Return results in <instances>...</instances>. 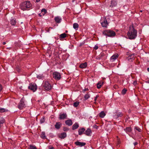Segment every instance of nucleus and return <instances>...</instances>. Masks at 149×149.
I'll return each mask as SVG.
<instances>
[{
    "label": "nucleus",
    "mask_w": 149,
    "mask_h": 149,
    "mask_svg": "<svg viewBox=\"0 0 149 149\" xmlns=\"http://www.w3.org/2000/svg\"><path fill=\"white\" fill-rule=\"evenodd\" d=\"M137 30L134 29L133 25L130 26L127 33L128 38L130 40L134 39L137 36Z\"/></svg>",
    "instance_id": "nucleus-1"
},
{
    "label": "nucleus",
    "mask_w": 149,
    "mask_h": 149,
    "mask_svg": "<svg viewBox=\"0 0 149 149\" xmlns=\"http://www.w3.org/2000/svg\"><path fill=\"white\" fill-rule=\"evenodd\" d=\"M21 9L23 10H26L27 8H31L32 5L29 1H25L21 3L20 5Z\"/></svg>",
    "instance_id": "nucleus-2"
},
{
    "label": "nucleus",
    "mask_w": 149,
    "mask_h": 149,
    "mask_svg": "<svg viewBox=\"0 0 149 149\" xmlns=\"http://www.w3.org/2000/svg\"><path fill=\"white\" fill-rule=\"evenodd\" d=\"M100 23L102 27H106L108 25V23L105 17H102L100 20Z\"/></svg>",
    "instance_id": "nucleus-3"
},
{
    "label": "nucleus",
    "mask_w": 149,
    "mask_h": 149,
    "mask_svg": "<svg viewBox=\"0 0 149 149\" xmlns=\"http://www.w3.org/2000/svg\"><path fill=\"white\" fill-rule=\"evenodd\" d=\"M43 85L44 88L46 90H50L52 88L51 84L47 81H46L43 83Z\"/></svg>",
    "instance_id": "nucleus-4"
},
{
    "label": "nucleus",
    "mask_w": 149,
    "mask_h": 149,
    "mask_svg": "<svg viewBox=\"0 0 149 149\" xmlns=\"http://www.w3.org/2000/svg\"><path fill=\"white\" fill-rule=\"evenodd\" d=\"M28 88L29 89L32 90L33 92L35 91L37 89L36 84L34 83L30 84Z\"/></svg>",
    "instance_id": "nucleus-5"
},
{
    "label": "nucleus",
    "mask_w": 149,
    "mask_h": 149,
    "mask_svg": "<svg viewBox=\"0 0 149 149\" xmlns=\"http://www.w3.org/2000/svg\"><path fill=\"white\" fill-rule=\"evenodd\" d=\"M53 77L57 80H59L61 78V75L60 73L57 72H55L53 73Z\"/></svg>",
    "instance_id": "nucleus-6"
},
{
    "label": "nucleus",
    "mask_w": 149,
    "mask_h": 149,
    "mask_svg": "<svg viewBox=\"0 0 149 149\" xmlns=\"http://www.w3.org/2000/svg\"><path fill=\"white\" fill-rule=\"evenodd\" d=\"M114 115L113 116V118L116 119L118 118L119 117H121L123 115L121 112H118L117 111L116 112L114 113Z\"/></svg>",
    "instance_id": "nucleus-7"
},
{
    "label": "nucleus",
    "mask_w": 149,
    "mask_h": 149,
    "mask_svg": "<svg viewBox=\"0 0 149 149\" xmlns=\"http://www.w3.org/2000/svg\"><path fill=\"white\" fill-rule=\"evenodd\" d=\"M103 34L109 37H111L112 36V32L109 30H107L104 31Z\"/></svg>",
    "instance_id": "nucleus-8"
},
{
    "label": "nucleus",
    "mask_w": 149,
    "mask_h": 149,
    "mask_svg": "<svg viewBox=\"0 0 149 149\" xmlns=\"http://www.w3.org/2000/svg\"><path fill=\"white\" fill-rule=\"evenodd\" d=\"M92 133L91 130L90 128H87V129L85 131L84 134L87 136H91V134Z\"/></svg>",
    "instance_id": "nucleus-9"
},
{
    "label": "nucleus",
    "mask_w": 149,
    "mask_h": 149,
    "mask_svg": "<svg viewBox=\"0 0 149 149\" xmlns=\"http://www.w3.org/2000/svg\"><path fill=\"white\" fill-rule=\"evenodd\" d=\"M67 117V115L66 113H63L62 114H60L59 115V116L58 118L59 119H64L66 118Z\"/></svg>",
    "instance_id": "nucleus-10"
},
{
    "label": "nucleus",
    "mask_w": 149,
    "mask_h": 149,
    "mask_svg": "<svg viewBox=\"0 0 149 149\" xmlns=\"http://www.w3.org/2000/svg\"><path fill=\"white\" fill-rule=\"evenodd\" d=\"M75 144L77 146L82 147L85 146L86 143L84 142H81L77 141L75 143Z\"/></svg>",
    "instance_id": "nucleus-11"
},
{
    "label": "nucleus",
    "mask_w": 149,
    "mask_h": 149,
    "mask_svg": "<svg viewBox=\"0 0 149 149\" xmlns=\"http://www.w3.org/2000/svg\"><path fill=\"white\" fill-rule=\"evenodd\" d=\"M25 105L24 103H19L18 105V108L20 110H21L24 108Z\"/></svg>",
    "instance_id": "nucleus-12"
},
{
    "label": "nucleus",
    "mask_w": 149,
    "mask_h": 149,
    "mask_svg": "<svg viewBox=\"0 0 149 149\" xmlns=\"http://www.w3.org/2000/svg\"><path fill=\"white\" fill-rule=\"evenodd\" d=\"M85 130V129L84 128L79 129L78 131L79 134L80 135L83 134H84Z\"/></svg>",
    "instance_id": "nucleus-13"
},
{
    "label": "nucleus",
    "mask_w": 149,
    "mask_h": 149,
    "mask_svg": "<svg viewBox=\"0 0 149 149\" xmlns=\"http://www.w3.org/2000/svg\"><path fill=\"white\" fill-rule=\"evenodd\" d=\"M54 20L56 22L59 23L61 22L62 19L61 17L57 16L55 17Z\"/></svg>",
    "instance_id": "nucleus-14"
},
{
    "label": "nucleus",
    "mask_w": 149,
    "mask_h": 149,
    "mask_svg": "<svg viewBox=\"0 0 149 149\" xmlns=\"http://www.w3.org/2000/svg\"><path fill=\"white\" fill-rule=\"evenodd\" d=\"M67 134L65 132L61 133L60 135L59 136V137L61 139H64L66 137Z\"/></svg>",
    "instance_id": "nucleus-15"
},
{
    "label": "nucleus",
    "mask_w": 149,
    "mask_h": 149,
    "mask_svg": "<svg viewBox=\"0 0 149 149\" xmlns=\"http://www.w3.org/2000/svg\"><path fill=\"white\" fill-rule=\"evenodd\" d=\"M65 123L67 125L70 126L72 125V122L71 120H68L65 121Z\"/></svg>",
    "instance_id": "nucleus-16"
},
{
    "label": "nucleus",
    "mask_w": 149,
    "mask_h": 149,
    "mask_svg": "<svg viewBox=\"0 0 149 149\" xmlns=\"http://www.w3.org/2000/svg\"><path fill=\"white\" fill-rule=\"evenodd\" d=\"M61 125L62 124L60 123V122L56 123V124L55 125V128L57 129H59Z\"/></svg>",
    "instance_id": "nucleus-17"
},
{
    "label": "nucleus",
    "mask_w": 149,
    "mask_h": 149,
    "mask_svg": "<svg viewBox=\"0 0 149 149\" xmlns=\"http://www.w3.org/2000/svg\"><path fill=\"white\" fill-rule=\"evenodd\" d=\"M16 23V19L13 18L12 17L10 21L11 24L13 25H15Z\"/></svg>",
    "instance_id": "nucleus-18"
},
{
    "label": "nucleus",
    "mask_w": 149,
    "mask_h": 149,
    "mask_svg": "<svg viewBox=\"0 0 149 149\" xmlns=\"http://www.w3.org/2000/svg\"><path fill=\"white\" fill-rule=\"evenodd\" d=\"M79 127L78 124L77 123H75L72 126V130H75L78 128Z\"/></svg>",
    "instance_id": "nucleus-19"
},
{
    "label": "nucleus",
    "mask_w": 149,
    "mask_h": 149,
    "mask_svg": "<svg viewBox=\"0 0 149 149\" xmlns=\"http://www.w3.org/2000/svg\"><path fill=\"white\" fill-rule=\"evenodd\" d=\"M40 137L41 138L45 139H46V136H45V133L44 132H42L41 133V134L40 135Z\"/></svg>",
    "instance_id": "nucleus-20"
},
{
    "label": "nucleus",
    "mask_w": 149,
    "mask_h": 149,
    "mask_svg": "<svg viewBox=\"0 0 149 149\" xmlns=\"http://www.w3.org/2000/svg\"><path fill=\"white\" fill-rule=\"evenodd\" d=\"M118 55L116 53L114 54H113L112 56V62L114 60H115L116 59L118 58Z\"/></svg>",
    "instance_id": "nucleus-21"
},
{
    "label": "nucleus",
    "mask_w": 149,
    "mask_h": 149,
    "mask_svg": "<svg viewBox=\"0 0 149 149\" xmlns=\"http://www.w3.org/2000/svg\"><path fill=\"white\" fill-rule=\"evenodd\" d=\"M126 132H130L132 131V129L130 127H127L125 130Z\"/></svg>",
    "instance_id": "nucleus-22"
},
{
    "label": "nucleus",
    "mask_w": 149,
    "mask_h": 149,
    "mask_svg": "<svg viewBox=\"0 0 149 149\" xmlns=\"http://www.w3.org/2000/svg\"><path fill=\"white\" fill-rule=\"evenodd\" d=\"M87 66L86 63H84L81 64L79 65V67L81 68H85Z\"/></svg>",
    "instance_id": "nucleus-23"
},
{
    "label": "nucleus",
    "mask_w": 149,
    "mask_h": 149,
    "mask_svg": "<svg viewBox=\"0 0 149 149\" xmlns=\"http://www.w3.org/2000/svg\"><path fill=\"white\" fill-rule=\"evenodd\" d=\"M105 115L106 114L103 111H101L99 113V116L100 117L102 118H104Z\"/></svg>",
    "instance_id": "nucleus-24"
},
{
    "label": "nucleus",
    "mask_w": 149,
    "mask_h": 149,
    "mask_svg": "<svg viewBox=\"0 0 149 149\" xmlns=\"http://www.w3.org/2000/svg\"><path fill=\"white\" fill-rule=\"evenodd\" d=\"M134 54L131 55L128 57L129 58L128 60H130V61H132L134 59Z\"/></svg>",
    "instance_id": "nucleus-25"
},
{
    "label": "nucleus",
    "mask_w": 149,
    "mask_h": 149,
    "mask_svg": "<svg viewBox=\"0 0 149 149\" xmlns=\"http://www.w3.org/2000/svg\"><path fill=\"white\" fill-rule=\"evenodd\" d=\"M37 77L39 79H42L44 78V76L43 74H39V75H37Z\"/></svg>",
    "instance_id": "nucleus-26"
},
{
    "label": "nucleus",
    "mask_w": 149,
    "mask_h": 149,
    "mask_svg": "<svg viewBox=\"0 0 149 149\" xmlns=\"http://www.w3.org/2000/svg\"><path fill=\"white\" fill-rule=\"evenodd\" d=\"M134 130L136 132V130L138 131L139 132H141V130L137 126H135L134 127Z\"/></svg>",
    "instance_id": "nucleus-27"
},
{
    "label": "nucleus",
    "mask_w": 149,
    "mask_h": 149,
    "mask_svg": "<svg viewBox=\"0 0 149 149\" xmlns=\"http://www.w3.org/2000/svg\"><path fill=\"white\" fill-rule=\"evenodd\" d=\"M103 84V82H100L98 83L97 84V87L98 88H100Z\"/></svg>",
    "instance_id": "nucleus-28"
},
{
    "label": "nucleus",
    "mask_w": 149,
    "mask_h": 149,
    "mask_svg": "<svg viewBox=\"0 0 149 149\" xmlns=\"http://www.w3.org/2000/svg\"><path fill=\"white\" fill-rule=\"evenodd\" d=\"M66 34L65 33L61 34L60 35V38L61 39L64 38L66 37Z\"/></svg>",
    "instance_id": "nucleus-29"
},
{
    "label": "nucleus",
    "mask_w": 149,
    "mask_h": 149,
    "mask_svg": "<svg viewBox=\"0 0 149 149\" xmlns=\"http://www.w3.org/2000/svg\"><path fill=\"white\" fill-rule=\"evenodd\" d=\"M90 97V95L88 93L85 94L84 96V98L85 100L88 99Z\"/></svg>",
    "instance_id": "nucleus-30"
},
{
    "label": "nucleus",
    "mask_w": 149,
    "mask_h": 149,
    "mask_svg": "<svg viewBox=\"0 0 149 149\" xmlns=\"http://www.w3.org/2000/svg\"><path fill=\"white\" fill-rule=\"evenodd\" d=\"M79 27L78 24L77 23H74L73 24V27L75 29H76Z\"/></svg>",
    "instance_id": "nucleus-31"
},
{
    "label": "nucleus",
    "mask_w": 149,
    "mask_h": 149,
    "mask_svg": "<svg viewBox=\"0 0 149 149\" xmlns=\"http://www.w3.org/2000/svg\"><path fill=\"white\" fill-rule=\"evenodd\" d=\"M45 121V118L44 116H43L42 118L40 120V123L41 124L44 123Z\"/></svg>",
    "instance_id": "nucleus-32"
},
{
    "label": "nucleus",
    "mask_w": 149,
    "mask_h": 149,
    "mask_svg": "<svg viewBox=\"0 0 149 149\" xmlns=\"http://www.w3.org/2000/svg\"><path fill=\"white\" fill-rule=\"evenodd\" d=\"M41 12L44 13H42V15H43L47 13V10L45 9H43L41 10Z\"/></svg>",
    "instance_id": "nucleus-33"
},
{
    "label": "nucleus",
    "mask_w": 149,
    "mask_h": 149,
    "mask_svg": "<svg viewBox=\"0 0 149 149\" xmlns=\"http://www.w3.org/2000/svg\"><path fill=\"white\" fill-rule=\"evenodd\" d=\"M6 111H7V110H6L4 108H0V113H3V112Z\"/></svg>",
    "instance_id": "nucleus-34"
},
{
    "label": "nucleus",
    "mask_w": 149,
    "mask_h": 149,
    "mask_svg": "<svg viewBox=\"0 0 149 149\" xmlns=\"http://www.w3.org/2000/svg\"><path fill=\"white\" fill-rule=\"evenodd\" d=\"M127 90L125 88H124L122 91V93L123 95H124L126 93Z\"/></svg>",
    "instance_id": "nucleus-35"
},
{
    "label": "nucleus",
    "mask_w": 149,
    "mask_h": 149,
    "mask_svg": "<svg viewBox=\"0 0 149 149\" xmlns=\"http://www.w3.org/2000/svg\"><path fill=\"white\" fill-rule=\"evenodd\" d=\"M29 149H37V148L35 146H31V145L30 146Z\"/></svg>",
    "instance_id": "nucleus-36"
},
{
    "label": "nucleus",
    "mask_w": 149,
    "mask_h": 149,
    "mask_svg": "<svg viewBox=\"0 0 149 149\" xmlns=\"http://www.w3.org/2000/svg\"><path fill=\"white\" fill-rule=\"evenodd\" d=\"M69 130V129L67 127H64L63 128V130L64 131H67Z\"/></svg>",
    "instance_id": "nucleus-37"
},
{
    "label": "nucleus",
    "mask_w": 149,
    "mask_h": 149,
    "mask_svg": "<svg viewBox=\"0 0 149 149\" xmlns=\"http://www.w3.org/2000/svg\"><path fill=\"white\" fill-rule=\"evenodd\" d=\"M117 5V3L115 1H112V7L113 6H115Z\"/></svg>",
    "instance_id": "nucleus-38"
},
{
    "label": "nucleus",
    "mask_w": 149,
    "mask_h": 149,
    "mask_svg": "<svg viewBox=\"0 0 149 149\" xmlns=\"http://www.w3.org/2000/svg\"><path fill=\"white\" fill-rule=\"evenodd\" d=\"M118 34V33H116L115 32L112 31V37L115 36L117 35Z\"/></svg>",
    "instance_id": "nucleus-39"
},
{
    "label": "nucleus",
    "mask_w": 149,
    "mask_h": 149,
    "mask_svg": "<svg viewBox=\"0 0 149 149\" xmlns=\"http://www.w3.org/2000/svg\"><path fill=\"white\" fill-rule=\"evenodd\" d=\"M79 103H73V105L75 107H77L79 105Z\"/></svg>",
    "instance_id": "nucleus-40"
},
{
    "label": "nucleus",
    "mask_w": 149,
    "mask_h": 149,
    "mask_svg": "<svg viewBox=\"0 0 149 149\" xmlns=\"http://www.w3.org/2000/svg\"><path fill=\"white\" fill-rule=\"evenodd\" d=\"M94 49L96 50L98 49V46L97 45H95V46L94 47Z\"/></svg>",
    "instance_id": "nucleus-41"
},
{
    "label": "nucleus",
    "mask_w": 149,
    "mask_h": 149,
    "mask_svg": "<svg viewBox=\"0 0 149 149\" xmlns=\"http://www.w3.org/2000/svg\"><path fill=\"white\" fill-rule=\"evenodd\" d=\"M137 81H134L133 83V85L134 86H136L137 84Z\"/></svg>",
    "instance_id": "nucleus-42"
},
{
    "label": "nucleus",
    "mask_w": 149,
    "mask_h": 149,
    "mask_svg": "<svg viewBox=\"0 0 149 149\" xmlns=\"http://www.w3.org/2000/svg\"><path fill=\"white\" fill-rule=\"evenodd\" d=\"M93 127L94 128H95L96 129H97L98 128V126H97L96 125H95L93 126Z\"/></svg>",
    "instance_id": "nucleus-43"
},
{
    "label": "nucleus",
    "mask_w": 149,
    "mask_h": 149,
    "mask_svg": "<svg viewBox=\"0 0 149 149\" xmlns=\"http://www.w3.org/2000/svg\"><path fill=\"white\" fill-rule=\"evenodd\" d=\"M2 87L1 85L0 84V91H1L2 89Z\"/></svg>",
    "instance_id": "nucleus-44"
},
{
    "label": "nucleus",
    "mask_w": 149,
    "mask_h": 149,
    "mask_svg": "<svg viewBox=\"0 0 149 149\" xmlns=\"http://www.w3.org/2000/svg\"><path fill=\"white\" fill-rule=\"evenodd\" d=\"M49 149H54V148L52 146L49 147Z\"/></svg>",
    "instance_id": "nucleus-45"
},
{
    "label": "nucleus",
    "mask_w": 149,
    "mask_h": 149,
    "mask_svg": "<svg viewBox=\"0 0 149 149\" xmlns=\"http://www.w3.org/2000/svg\"><path fill=\"white\" fill-rule=\"evenodd\" d=\"M42 99H40V100H38L37 101H36V102H42Z\"/></svg>",
    "instance_id": "nucleus-46"
},
{
    "label": "nucleus",
    "mask_w": 149,
    "mask_h": 149,
    "mask_svg": "<svg viewBox=\"0 0 149 149\" xmlns=\"http://www.w3.org/2000/svg\"><path fill=\"white\" fill-rule=\"evenodd\" d=\"M137 144H138V143L137 142H135L134 143V146H136V145H137Z\"/></svg>",
    "instance_id": "nucleus-47"
},
{
    "label": "nucleus",
    "mask_w": 149,
    "mask_h": 149,
    "mask_svg": "<svg viewBox=\"0 0 149 149\" xmlns=\"http://www.w3.org/2000/svg\"><path fill=\"white\" fill-rule=\"evenodd\" d=\"M20 102H24V101H23V99H21L20 101Z\"/></svg>",
    "instance_id": "nucleus-48"
},
{
    "label": "nucleus",
    "mask_w": 149,
    "mask_h": 149,
    "mask_svg": "<svg viewBox=\"0 0 149 149\" xmlns=\"http://www.w3.org/2000/svg\"><path fill=\"white\" fill-rule=\"evenodd\" d=\"M39 16L41 17L42 16V15H41V13H39Z\"/></svg>",
    "instance_id": "nucleus-49"
},
{
    "label": "nucleus",
    "mask_w": 149,
    "mask_h": 149,
    "mask_svg": "<svg viewBox=\"0 0 149 149\" xmlns=\"http://www.w3.org/2000/svg\"><path fill=\"white\" fill-rule=\"evenodd\" d=\"M6 42H3V44L4 45L6 44Z\"/></svg>",
    "instance_id": "nucleus-50"
},
{
    "label": "nucleus",
    "mask_w": 149,
    "mask_h": 149,
    "mask_svg": "<svg viewBox=\"0 0 149 149\" xmlns=\"http://www.w3.org/2000/svg\"><path fill=\"white\" fill-rule=\"evenodd\" d=\"M99 96L98 95H97L96 96V97H95V98H97V97H99Z\"/></svg>",
    "instance_id": "nucleus-51"
},
{
    "label": "nucleus",
    "mask_w": 149,
    "mask_h": 149,
    "mask_svg": "<svg viewBox=\"0 0 149 149\" xmlns=\"http://www.w3.org/2000/svg\"><path fill=\"white\" fill-rule=\"evenodd\" d=\"M147 70L148 72H149V68H147Z\"/></svg>",
    "instance_id": "nucleus-52"
},
{
    "label": "nucleus",
    "mask_w": 149,
    "mask_h": 149,
    "mask_svg": "<svg viewBox=\"0 0 149 149\" xmlns=\"http://www.w3.org/2000/svg\"><path fill=\"white\" fill-rule=\"evenodd\" d=\"M40 0H36V2H39Z\"/></svg>",
    "instance_id": "nucleus-53"
},
{
    "label": "nucleus",
    "mask_w": 149,
    "mask_h": 149,
    "mask_svg": "<svg viewBox=\"0 0 149 149\" xmlns=\"http://www.w3.org/2000/svg\"><path fill=\"white\" fill-rule=\"evenodd\" d=\"M97 98H95H95L94 99V101L95 102H96V99H97Z\"/></svg>",
    "instance_id": "nucleus-54"
},
{
    "label": "nucleus",
    "mask_w": 149,
    "mask_h": 149,
    "mask_svg": "<svg viewBox=\"0 0 149 149\" xmlns=\"http://www.w3.org/2000/svg\"><path fill=\"white\" fill-rule=\"evenodd\" d=\"M86 90H87V89H86V88L85 89H84V91H86Z\"/></svg>",
    "instance_id": "nucleus-55"
},
{
    "label": "nucleus",
    "mask_w": 149,
    "mask_h": 149,
    "mask_svg": "<svg viewBox=\"0 0 149 149\" xmlns=\"http://www.w3.org/2000/svg\"><path fill=\"white\" fill-rule=\"evenodd\" d=\"M63 103H61V105H62V104H63Z\"/></svg>",
    "instance_id": "nucleus-56"
},
{
    "label": "nucleus",
    "mask_w": 149,
    "mask_h": 149,
    "mask_svg": "<svg viewBox=\"0 0 149 149\" xmlns=\"http://www.w3.org/2000/svg\"><path fill=\"white\" fill-rule=\"evenodd\" d=\"M148 83H149V80L148 81Z\"/></svg>",
    "instance_id": "nucleus-57"
},
{
    "label": "nucleus",
    "mask_w": 149,
    "mask_h": 149,
    "mask_svg": "<svg viewBox=\"0 0 149 149\" xmlns=\"http://www.w3.org/2000/svg\"><path fill=\"white\" fill-rule=\"evenodd\" d=\"M111 58H112V56H111V58H110V59H111Z\"/></svg>",
    "instance_id": "nucleus-58"
},
{
    "label": "nucleus",
    "mask_w": 149,
    "mask_h": 149,
    "mask_svg": "<svg viewBox=\"0 0 149 149\" xmlns=\"http://www.w3.org/2000/svg\"><path fill=\"white\" fill-rule=\"evenodd\" d=\"M112 4V1H111V4Z\"/></svg>",
    "instance_id": "nucleus-59"
},
{
    "label": "nucleus",
    "mask_w": 149,
    "mask_h": 149,
    "mask_svg": "<svg viewBox=\"0 0 149 149\" xmlns=\"http://www.w3.org/2000/svg\"><path fill=\"white\" fill-rule=\"evenodd\" d=\"M75 102L76 103V102Z\"/></svg>",
    "instance_id": "nucleus-60"
},
{
    "label": "nucleus",
    "mask_w": 149,
    "mask_h": 149,
    "mask_svg": "<svg viewBox=\"0 0 149 149\" xmlns=\"http://www.w3.org/2000/svg\"><path fill=\"white\" fill-rule=\"evenodd\" d=\"M51 28V29H52V28Z\"/></svg>",
    "instance_id": "nucleus-61"
},
{
    "label": "nucleus",
    "mask_w": 149,
    "mask_h": 149,
    "mask_svg": "<svg viewBox=\"0 0 149 149\" xmlns=\"http://www.w3.org/2000/svg\"><path fill=\"white\" fill-rule=\"evenodd\" d=\"M117 31H118V30H116V31L117 32Z\"/></svg>",
    "instance_id": "nucleus-62"
},
{
    "label": "nucleus",
    "mask_w": 149,
    "mask_h": 149,
    "mask_svg": "<svg viewBox=\"0 0 149 149\" xmlns=\"http://www.w3.org/2000/svg\"><path fill=\"white\" fill-rule=\"evenodd\" d=\"M52 103L51 104H52Z\"/></svg>",
    "instance_id": "nucleus-63"
},
{
    "label": "nucleus",
    "mask_w": 149,
    "mask_h": 149,
    "mask_svg": "<svg viewBox=\"0 0 149 149\" xmlns=\"http://www.w3.org/2000/svg\"><path fill=\"white\" fill-rule=\"evenodd\" d=\"M52 103L51 104H52Z\"/></svg>",
    "instance_id": "nucleus-64"
}]
</instances>
